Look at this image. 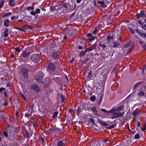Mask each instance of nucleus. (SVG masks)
Here are the masks:
<instances>
[{
    "mask_svg": "<svg viewBox=\"0 0 146 146\" xmlns=\"http://www.w3.org/2000/svg\"><path fill=\"white\" fill-rule=\"evenodd\" d=\"M108 113H111V114L113 115H115L116 116L118 115L119 117L122 116L124 113V112H123L122 113H119V112L116 111L115 109L112 108L111 110L108 111Z\"/></svg>",
    "mask_w": 146,
    "mask_h": 146,
    "instance_id": "nucleus-1",
    "label": "nucleus"
},
{
    "mask_svg": "<svg viewBox=\"0 0 146 146\" xmlns=\"http://www.w3.org/2000/svg\"><path fill=\"white\" fill-rule=\"evenodd\" d=\"M31 60L35 63H36L40 61L39 56L37 54H34L31 56Z\"/></svg>",
    "mask_w": 146,
    "mask_h": 146,
    "instance_id": "nucleus-2",
    "label": "nucleus"
},
{
    "mask_svg": "<svg viewBox=\"0 0 146 146\" xmlns=\"http://www.w3.org/2000/svg\"><path fill=\"white\" fill-rule=\"evenodd\" d=\"M135 46L134 44L132 42H129L126 44H125L124 46V48H127L129 46H130V47L127 53H129L131 52L133 48Z\"/></svg>",
    "mask_w": 146,
    "mask_h": 146,
    "instance_id": "nucleus-3",
    "label": "nucleus"
},
{
    "mask_svg": "<svg viewBox=\"0 0 146 146\" xmlns=\"http://www.w3.org/2000/svg\"><path fill=\"white\" fill-rule=\"evenodd\" d=\"M28 70L26 68L24 67L22 68L21 73L25 77H27L28 76Z\"/></svg>",
    "mask_w": 146,
    "mask_h": 146,
    "instance_id": "nucleus-4",
    "label": "nucleus"
},
{
    "mask_svg": "<svg viewBox=\"0 0 146 146\" xmlns=\"http://www.w3.org/2000/svg\"><path fill=\"white\" fill-rule=\"evenodd\" d=\"M141 113L140 110L139 108L136 109L133 112V115L134 117H135L139 115Z\"/></svg>",
    "mask_w": 146,
    "mask_h": 146,
    "instance_id": "nucleus-5",
    "label": "nucleus"
},
{
    "mask_svg": "<svg viewBox=\"0 0 146 146\" xmlns=\"http://www.w3.org/2000/svg\"><path fill=\"white\" fill-rule=\"evenodd\" d=\"M60 130V129L59 128L53 127H51L49 129V131H50L52 133L59 132Z\"/></svg>",
    "mask_w": 146,
    "mask_h": 146,
    "instance_id": "nucleus-6",
    "label": "nucleus"
},
{
    "mask_svg": "<svg viewBox=\"0 0 146 146\" xmlns=\"http://www.w3.org/2000/svg\"><path fill=\"white\" fill-rule=\"evenodd\" d=\"M48 69L53 71L54 70L56 67L53 63H50L48 64Z\"/></svg>",
    "mask_w": 146,
    "mask_h": 146,
    "instance_id": "nucleus-7",
    "label": "nucleus"
},
{
    "mask_svg": "<svg viewBox=\"0 0 146 146\" xmlns=\"http://www.w3.org/2000/svg\"><path fill=\"white\" fill-rule=\"evenodd\" d=\"M31 88L32 89H33L37 92H39L40 90V89L39 88V86L35 84L32 85L31 86Z\"/></svg>",
    "mask_w": 146,
    "mask_h": 146,
    "instance_id": "nucleus-8",
    "label": "nucleus"
},
{
    "mask_svg": "<svg viewBox=\"0 0 146 146\" xmlns=\"http://www.w3.org/2000/svg\"><path fill=\"white\" fill-rule=\"evenodd\" d=\"M137 18L146 17V16L145 14V12H144V10H142L141 11L140 13V14H137Z\"/></svg>",
    "mask_w": 146,
    "mask_h": 146,
    "instance_id": "nucleus-9",
    "label": "nucleus"
},
{
    "mask_svg": "<svg viewBox=\"0 0 146 146\" xmlns=\"http://www.w3.org/2000/svg\"><path fill=\"white\" fill-rule=\"evenodd\" d=\"M16 1L15 0H9V5L10 6H14L16 4Z\"/></svg>",
    "mask_w": 146,
    "mask_h": 146,
    "instance_id": "nucleus-10",
    "label": "nucleus"
},
{
    "mask_svg": "<svg viewBox=\"0 0 146 146\" xmlns=\"http://www.w3.org/2000/svg\"><path fill=\"white\" fill-rule=\"evenodd\" d=\"M66 143L64 141H59L57 144V146H64Z\"/></svg>",
    "mask_w": 146,
    "mask_h": 146,
    "instance_id": "nucleus-11",
    "label": "nucleus"
},
{
    "mask_svg": "<svg viewBox=\"0 0 146 146\" xmlns=\"http://www.w3.org/2000/svg\"><path fill=\"white\" fill-rule=\"evenodd\" d=\"M30 53V52H27L26 51L23 50L22 53V55L23 57H26L29 55Z\"/></svg>",
    "mask_w": 146,
    "mask_h": 146,
    "instance_id": "nucleus-12",
    "label": "nucleus"
},
{
    "mask_svg": "<svg viewBox=\"0 0 146 146\" xmlns=\"http://www.w3.org/2000/svg\"><path fill=\"white\" fill-rule=\"evenodd\" d=\"M42 78L43 77L42 76H38L36 77V80L38 82H42Z\"/></svg>",
    "mask_w": 146,
    "mask_h": 146,
    "instance_id": "nucleus-13",
    "label": "nucleus"
},
{
    "mask_svg": "<svg viewBox=\"0 0 146 146\" xmlns=\"http://www.w3.org/2000/svg\"><path fill=\"white\" fill-rule=\"evenodd\" d=\"M92 36V35L90 33H88L87 35V36L89 40H93L95 39V37Z\"/></svg>",
    "mask_w": 146,
    "mask_h": 146,
    "instance_id": "nucleus-14",
    "label": "nucleus"
},
{
    "mask_svg": "<svg viewBox=\"0 0 146 146\" xmlns=\"http://www.w3.org/2000/svg\"><path fill=\"white\" fill-rule=\"evenodd\" d=\"M9 19L6 20L4 22L3 25L6 27H8L9 25Z\"/></svg>",
    "mask_w": 146,
    "mask_h": 146,
    "instance_id": "nucleus-15",
    "label": "nucleus"
},
{
    "mask_svg": "<svg viewBox=\"0 0 146 146\" xmlns=\"http://www.w3.org/2000/svg\"><path fill=\"white\" fill-rule=\"evenodd\" d=\"M145 93L143 91H140L138 93V96L140 97H141L142 96H144Z\"/></svg>",
    "mask_w": 146,
    "mask_h": 146,
    "instance_id": "nucleus-16",
    "label": "nucleus"
},
{
    "mask_svg": "<svg viewBox=\"0 0 146 146\" xmlns=\"http://www.w3.org/2000/svg\"><path fill=\"white\" fill-rule=\"evenodd\" d=\"M58 53L56 52H53L52 54V57L55 59H56L58 58Z\"/></svg>",
    "mask_w": 146,
    "mask_h": 146,
    "instance_id": "nucleus-17",
    "label": "nucleus"
},
{
    "mask_svg": "<svg viewBox=\"0 0 146 146\" xmlns=\"http://www.w3.org/2000/svg\"><path fill=\"white\" fill-rule=\"evenodd\" d=\"M99 46L104 50H105L106 48V46L104 44H100Z\"/></svg>",
    "mask_w": 146,
    "mask_h": 146,
    "instance_id": "nucleus-18",
    "label": "nucleus"
},
{
    "mask_svg": "<svg viewBox=\"0 0 146 146\" xmlns=\"http://www.w3.org/2000/svg\"><path fill=\"white\" fill-rule=\"evenodd\" d=\"M123 106H119L116 109H115L116 111H118L119 113V111H121V110H123Z\"/></svg>",
    "mask_w": 146,
    "mask_h": 146,
    "instance_id": "nucleus-19",
    "label": "nucleus"
},
{
    "mask_svg": "<svg viewBox=\"0 0 146 146\" xmlns=\"http://www.w3.org/2000/svg\"><path fill=\"white\" fill-rule=\"evenodd\" d=\"M5 31L4 33V36L5 37H6L8 35V30L7 28L5 29Z\"/></svg>",
    "mask_w": 146,
    "mask_h": 146,
    "instance_id": "nucleus-20",
    "label": "nucleus"
},
{
    "mask_svg": "<svg viewBox=\"0 0 146 146\" xmlns=\"http://www.w3.org/2000/svg\"><path fill=\"white\" fill-rule=\"evenodd\" d=\"M95 48V46L94 45H93L92 46L87 48L86 50H88L89 51H91L93 49H94Z\"/></svg>",
    "mask_w": 146,
    "mask_h": 146,
    "instance_id": "nucleus-21",
    "label": "nucleus"
},
{
    "mask_svg": "<svg viewBox=\"0 0 146 146\" xmlns=\"http://www.w3.org/2000/svg\"><path fill=\"white\" fill-rule=\"evenodd\" d=\"M12 14V13L11 12H8L7 13H4L2 16V17H6L7 16H8L10 15L11 14Z\"/></svg>",
    "mask_w": 146,
    "mask_h": 146,
    "instance_id": "nucleus-22",
    "label": "nucleus"
},
{
    "mask_svg": "<svg viewBox=\"0 0 146 146\" xmlns=\"http://www.w3.org/2000/svg\"><path fill=\"white\" fill-rule=\"evenodd\" d=\"M119 45V44L117 41H115L113 43V47H116Z\"/></svg>",
    "mask_w": 146,
    "mask_h": 146,
    "instance_id": "nucleus-23",
    "label": "nucleus"
},
{
    "mask_svg": "<svg viewBox=\"0 0 146 146\" xmlns=\"http://www.w3.org/2000/svg\"><path fill=\"white\" fill-rule=\"evenodd\" d=\"M39 140L40 142V143H41L43 145L44 142V139L42 137H39Z\"/></svg>",
    "mask_w": 146,
    "mask_h": 146,
    "instance_id": "nucleus-24",
    "label": "nucleus"
},
{
    "mask_svg": "<svg viewBox=\"0 0 146 146\" xmlns=\"http://www.w3.org/2000/svg\"><path fill=\"white\" fill-rule=\"evenodd\" d=\"M20 96L25 100H26L27 98L26 97L22 94L20 93L19 94Z\"/></svg>",
    "mask_w": 146,
    "mask_h": 146,
    "instance_id": "nucleus-25",
    "label": "nucleus"
},
{
    "mask_svg": "<svg viewBox=\"0 0 146 146\" xmlns=\"http://www.w3.org/2000/svg\"><path fill=\"white\" fill-rule=\"evenodd\" d=\"M26 9L28 11H29L30 10H33L34 9V7L33 6L29 7H27Z\"/></svg>",
    "mask_w": 146,
    "mask_h": 146,
    "instance_id": "nucleus-26",
    "label": "nucleus"
},
{
    "mask_svg": "<svg viewBox=\"0 0 146 146\" xmlns=\"http://www.w3.org/2000/svg\"><path fill=\"white\" fill-rule=\"evenodd\" d=\"M100 123H101L102 124L104 125L105 126H107L108 125H109L110 124V122H107V123H106L104 122H100V121H99Z\"/></svg>",
    "mask_w": 146,
    "mask_h": 146,
    "instance_id": "nucleus-27",
    "label": "nucleus"
},
{
    "mask_svg": "<svg viewBox=\"0 0 146 146\" xmlns=\"http://www.w3.org/2000/svg\"><path fill=\"white\" fill-rule=\"evenodd\" d=\"M58 113V112L56 111L53 114V115L52 116V117L53 118H55L57 116Z\"/></svg>",
    "mask_w": 146,
    "mask_h": 146,
    "instance_id": "nucleus-28",
    "label": "nucleus"
},
{
    "mask_svg": "<svg viewBox=\"0 0 146 146\" xmlns=\"http://www.w3.org/2000/svg\"><path fill=\"white\" fill-rule=\"evenodd\" d=\"M142 83V82H138L137 83H136V84H135L133 86V88L135 89V88L137 86H138L140 84H141Z\"/></svg>",
    "mask_w": 146,
    "mask_h": 146,
    "instance_id": "nucleus-29",
    "label": "nucleus"
},
{
    "mask_svg": "<svg viewBox=\"0 0 146 146\" xmlns=\"http://www.w3.org/2000/svg\"><path fill=\"white\" fill-rule=\"evenodd\" d=\"M60 97L62 99V103L65 100V97H64L62 95H61L60 96Z\"/></svg>",
    "mask_w": 146,
    "mask_h": 146,
    "instance_id": "nucleus-30",
    "label": "nucleus"
},
{
    "mask_svg": "<svg viewBox=\"0 0 146 146\" xmlns=\"http://www.w3.org/2000/svg\"><path fill=\"white\" fill-rule=\"evenodd\" d=\"M4 2V0H2L0 4V8H1L3 6Z\"/></svg>",
    "mask_w": 146,
    "mask_h": 146,
    "instance_id": "nucleus-31",
    "label": "nucleus"
},
{
    "mask_svg": "<svg viewBox=\"0 0 146 146\" xmlns=\"http://www.w3.org/2000/svg\"><path fill=\"white\" fill-rule=\"evenodd\" d=\"M129 29L132 34H133L134 33L135 30L133 29L130 27H129Z\"/></svg>",
    "mask_w": 146,
    "mask_h": 146,
    "instance_id": "nucleus-32",
    "label": "nucleus"
},
{
    "mask_svg": "<svg viewBox=\"0 0 146 146\" xmlns=\"http://www.w3.org/2000/svg\"><path fill=\"white\" fill-rule=\"evenodd\" d=\"M140 137L139 135L138 134H136L134 138L135 139L139 138Z\"/></svg>",
    "mask_w": 146,
    "mask_h": 146,
    "instance_id": "nucleus-33",
    "label": "nucleus"
},
{
    "mask_svg": "<svg viewBox=\"0 0 146 146\" xmlns=\"http://www.w3.org/2000/svg\"><path fill=\"white\" fill-rule=\"evenodd\" d=\"M88 76L90 78H91L92 77V72L90 71L89 72L88 74Z\"/></svg>",
    "mask_w": 146,
    "mask_h": 146,
    "instance_id": "nucleus-34",
    "label": "nucleus"
},
{
    "mask_svg": "<svg viewBox=\"0 0 146 146\" xmlns=\"http://www.w3.org/2000/svg\"><path fill=\"white\" fill-rule=\"evenodd\" d=\"M143 38H146V34L142 33L140 35Z\"/></svg>",
    "mask_w": 146,
    "mask_h": 146,
    "instance_id": "nucleus-35",
    "label": "nucleus"
},
{
    "mask_svg": "<svg viewBox=\"0 0 146 146\" xmlns=\"http://www.w3.org/2000/svg\"><path fill=\"white\" fill-rule=\"evenodd\" d=\"M112 37L110 36H108L107 37V39L108 42H110V40L112 39Z\"/></svg>",
    "mask_w": 146,
    "mask_h": 146,
    "instance_id": "nucleus-36",
    "label": "nucleus"
},
{
    "mask_svg": "<svg viewBox=\"0 0 146 146\" xmlns=\"http://www.w3.org/2000/svg\"><path fill=\"white\" fill-rule=\"evenodd\" d=\"M15 50V51L17 52H19L21 51L20 48L18 47H16Z\"/></svg>",
    "mask_w": 146,
    "mask_h": 146,
    "instance_id": "nucleus-37",
    "label": "nucleus"
},
{
    "mask_svg": "<svg viewBox=\"0 0 146 146\" xmlns=\"http://www.w3.org/2000/svg\"><path fill=\"white\" fill-rule=\"evenodd\" d=\"M142 28L146 31V25L144 24L141 27Z\"/></svg>",
    "mask_w": 146,
    "mask_h": 146,
    "instance_id": "nucleus-38",
    "label": "nucleus"
},
{
    "mask_svg": "<svg viewBox=\"0 0 146 146\" xmlns=\"http://www.w3.org/2000/svg\"><path fill=\"white\" fill-rule=\"evenodd\" d=\"M18 17H16L15 16H13L11 17V20H14V19H17L18 18Z\"/></svg>",
    "mask_w": 146,
    "mask_h": 146,
    "instance_id": "nucleus-39",
    "label": "nucleus"
},
{
    "mask_svg": "<svg viewBox=\"0 0 146 146\" xmlns=\"http://www.w3.org/2000/svg\"><path fill=\"white\" fill-rule=\"evenodd\" d=\"M35 11L36 13H40V10L39 9H37Z\"/></svg>",
    "mask_w": 146,
    "mask_h": 146,
    "instance_id": "nucleus-40",
    "label": "nucleus"
},
{
    "mask_svg": "<svg viewBox=\"0 0 146 146\" xmlns=\"http://www.w3.org/2000/svg\"><path fill=\"white\" fill-rule=\"evenodd\" d=\"M96 98L94 96H92L90 98V100L92 101H94L95 100Z\"/></svg>",
    "mask_w": 146,
    "mask_h": 146,
    "instance_id": "nucleus-41",
    "label": "nucleus"
},
{
    "mask_svg": "<svg viewBox=\"0 0 146 146\" xmlns=\"http://www.w3.org/2000/svg\"><path fill=\"white\" fill-rule=\"evenodd\" d=\"M31 14V15H34V16H35L36 15V13L35 12V11H31V13H30Z\"/></svg>",
    "mask_w": 146,
    "mask_h": 146,
    "instance_id": "nucleus-42",
    "label": "nucleus"
},
{
    "mask_svg": "<svg viewBox=\"0 0 146 146\" xmlns=\"http://www.w3.org/2000/svg\"><path fill=\"white\" fill-rule=\"evenodd\" d=\"M84 52L82 51L81 52H80V53L79 56L81 57L83 55H84Z\"/></svg>",
    "mask_w": 146,
    "mask_h": 146,
    "instance_id": "nucleus-43",
    "label": "nucleus"
},
{
    "mask_svg": "<svg viewBox=\"0 0 146 146\" xmlns=\"http://www.w3.org/2000/svg\"><path fill=\"white\" fill-rule=\"evenodd\" d=\"M3 134L4 135L5 137H8V135L7 133L5 131H4L3 132Z\"/></svg>",
    "mask_w": 146,
    "mask_h": 146,
    "instance_id": "nucleus-44",
    "label": "nucleus"
},
{
    "mask_svg": "<svg viewBox=\"0 0 146 146\" xmlns=\"http://www.w3.org/2000/svg\"><path fill=\"white\" fill-rule=\"evenodd\" d=\"M26 27L27 28H28L30 29H32V27H31V26L29 25H26Z\"/></svg>",
    "mask_w": 146,
    "mask_h": 146,
    "instance_id": "nucleus-45",
    "label": "nucleus"
},
{
    "mask_svg": "<svg viewBox=\"0 0 146 146\" xmlns=\"http://www.w3.org/2000/svg\"><path fill=\"white\" fill-rule=\"evenodd\" d=\"M116 125H111V126H110V128L109 129H112L114 127H115Z\"/></svg>",
    "mask_w": 146,
    "mask_h": 146,
    "instance_id": "nucleus-46",
    "label": "nucleus"
},
{
    "mask_svg": "<svg viewBox=\"0 0 146 146\" xmlns=\"http://www.w3.org/2000/svg\"><path fill=\"white\" fill-rule=\"evenodd\" d=\"M118 117H119V116H118V115L116 116L115 115H114V116H113L112 117V118L114 119V118H118Z\"/></svg>",
    "mask_w": 146,
    "mask_h": 146,
    "instance_id": "nucleus-47",
    "label": "nucleus"
},
{
    "mask_svg": "<svg viewBox=\"0 0 146 146\" xmlns=\"http://www.w3.org/2000/svg\"><path fill=\"white\" fill-rule=\"evenodd\" d=\"M90 121L92 123H94L95 121H94V120L92 118H90Z\"/></svg>",
    "mask_w": 146,
    "mask_h": 146,
    "instance_id": "nucleus-48",
    "label": "nucleus"
},
{
    "mask_svg": "<svg viewBox=\"0 0 146 146\" xmlns=\"http://www.w3.org/2000/svg\"><path fill=\"white\" fill-rule=\"evenodd\" d=\"M99 3L101 5V6L104 5V1H99Z\"/></svg>",
    "mask_w": 146,
    "mask_h": 146,
    "instance_id": "nucleus-49",
    "label": "nucleus"
},
{
    "mask_svg": "<svg viewBox=\"0 0 146 146\" xmlns=\"http://www.w3.org/2000/svg\"><path fill=\"white\" fill-rule=\"evenodd\" d=\"M101 110L102 111L104 112H107V113H108V111L107 112V111L105 109H101Z\"/></svg>",
    "mask_w": 146,
    "mask_h": 146,
    "instance_id": "nucleus-50",
    "label": "nucleus"
},
{
    "mask_svg": "<svg viewBox=\"0 0 146 146\" xmlns=\"http://www.w3.org/2000/svg\"><path fill=\"white\" fill-rule=\"evenodd\" d=\"M142 130L144 131L146 129V125H145V127L142 129Z\"/></svg>",
    "mask_w": 146,
    "mask_h": 146,
    "instance_id": "nucleus-51",
    "label": "nucleus"
},
{
    "mask_svg": "<svg viewBox=\"0 0 146 146\" xmlns=\"http://www.w3.org/2000/svg\"><path fill=\"white\" fill-rule=\"evenodd\" d=\"M75 60V59L74 58H72L71 59V60L70 61V63H72L73 61H74V60Z\"/></svg>",
    "mask_w": 146,
    "mask_h": 146,
    "instance_id": "nucleus-52",
    "label": "nucleus"
},
{
    "mask_svg": "<svg viewBox=\"0 0 146 146\" xmlns=\"http://www.w3.org/2000/svg\"><path fill=\"white\" fill-rule=\"evenodd\" d=\"M94 112L95 114L96 115H97L98 113H97V110L96 109H94Z\"/></svg>",
    "mask_w": 146,
    "mask_h": 146,
    "instance_id": "nucleus-53",
    "label": "nucleus"
},
{
    "mask_svg": "<svg viewBox=\"0 0 146 146\" xmlns=\"http://www.w3.org/2000/svg\"><path fill=\"white\" fill-rule=\"evenodd\" d=\"M4 89H5V88H0V93H1V92L2 91L4 90Z\"/></svg>",
    "mask_w": 146,
    "mask_h": 146,
    "instance_id": "nucleus-54",
    "label": "nucleus"
},
{
    "mask_svg": "<svg viewBox=\"0 0 146 146\" xmlns=\"http://www.w3.org/2000/svg\"><path fill=\"white\" fill-rule=\"evenodd\" d=\"M82 1V0H76V2L77 3H79L81 2Z\"/></svg>",
    "mask_w": 146,
    "mask_h": 146,
    "instance_id": "nucleus-55",
    "label": "nucleus"
},
{
    "mask_svg": "<svg viewBox=\"0 0 146 146\" xmlns=\"http://www.w3.org/2000/svg\"><path fill=\"white\" fill-rule=\"evenodd\" d=\"M137 23L140 25H143L140 21H138L137 22Z\"/></svg>",
    "mask_w": 146,
    "mask_h": 146,
    "instance_id": "nucleus-56",
    "label": "nucleus"
},
{
    "mask_svg": "<svg viewBox=\"0 0 146 146\" xmlns=\"http://www.w3.org/2000/svg\"><path fill=\"white\" fill-rule=\"evenodd\" d=\"M101 6L104 8H106L107 6L106 5H105L104 4V5H102Z\"/></svg>",
    "mask_w": 146,
    "mask_h": 146,
    "instance_id": "nucleus-57",
    "label": "nucleus"
},
{
    "mask_svg": "<svg viewBox=\"0 0 146 146\" xmlns=\"http://www.w3.org/2000/svg\"><path fill=\"white\" fill-rule=\"evenodd\" d=\"M63 6L66 8H67V5L66 4H63Z\"/></svg>",
    "mask_w": 146,
    "mask_h": 146,
    "instance_id": "nucleus-58",
    "label": "nucleus"
},
{
    "mask_svg": "<svg viewBox=\"0 0 146 146\" xmlns=\"http://www.w3.org/2000/svg\"><path fill=\"white\" fill-rule=\"evenodd\" d=\"M80 110L79 108H78V115L79 113H80Z\"/></svg>",
    "mask_w": 146,
    "mask_h": 146,
    "instance_id": "nucleus-59",
    "label": "nucleus"
},
{
    "mask_svg": "<svg viewBox=\"0 0 146 146\" xmlns=\"http://www.w3.org/2000/svg\"><path fill=\"white\" fill-rule=\"evenodd\" d=\"M78 48L80 50L82 49L83 48V47L82 46H78Z\"/></svg>",
    "mask_w": 146,
    "mask_h": 146,
    "instance_id": "nucleus-60",
    "label": "nucleus"
},
{
    "mask_svg": "<svg viewBox=\"0 0 146 146\" xmlns=\"http://www.w3.org/2000/svg\"><path fill=\"white\" fill-rule=\"evenodd\" d=\"M97 32V30H95L94 31H93V33L94 34H95Z\"/></svg>",
    "mask_w": 146,
    "mask_h": 146,
    "instance_id": "nucleus-61",
    "label": "nucleus"
},
{
    "mask_svg": "<svg viewBox=\"0 0 146 146\" xmlns=\"http://www.w3.org/2000/svg\"><path fill=\"white\" fill-rule=\"evenodd\" d=\"M25 116L27 117H29V115L27 113H26L25 115Z\"/></svg>",
    "mask_w": 146,
    "mask_h": 146,
    "instance_id": "nucleus-62",
    "label": "nucleus"
},
{
    "mask_svg": "<svg viewBox=\"0 0 146 146\" xmlns=\"http://www.w3.org/2000/svg\"><path fill=\"white\" fill-rule=\"evenodd\" d=\"M138 126L139 127L140 126V123L139 122H137Z\"/></svg>",
    "mask_w": 146,
    "mask_h": 146,
    "instance_id": "nucleus-63",
    "label": "nucleus"
},
{
    "mask_svg": "<svg viewBox=\"0 0 146 146\" xmlns=\"http://www.w3.org/2000/svg\"><path fill=\"white\" fill-rule=\"evenodd\" d=\"M144 90L145 91H146V86L144 87Z\"/></svg>",
    "mask_w": 146,
    "mask_h": 146,
    "instance_id": "nucleus-64",
    "label": "nucleus"
}]
</instances>
